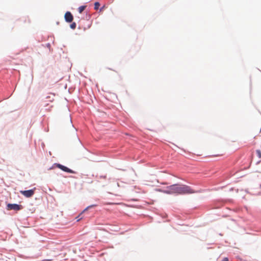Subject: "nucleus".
I'll return each instance as SVG.
<instances>
[{
  "instance_id": "nucleus-1",
  "label": "nucleus",
  "mask_w": 261,
  "mask_h": 261,
  "mask_svg": "<svg viewBox=\"0 0 261 261\" xmlns=\"http://www.w3.org/2000/svg\"><path fill=\"white\" fill-rule=\"evenodd\" d=\"M163 192L168 194H188L195 193L189 186L180 184H174L167 187Z\"/></svg>"
},
{
  "instance_id": "nucleus-2",
  "label": "nucleus",
  "mask_w": 261,
  "mask_h": 261,
  "mask_svg": "<svg viewBox=\"0 0 261 261\" xmlns=\"http://www.w3.org/2000/svg\"><path fill=\"white\" fill-rule=\"evenodd\" d=\"M7 210H14V211H19L22 208V206L21 205H19L17 204H11L9 203L7 204Z\"/></svg>"
},
{
  "instance_id": "nucleus-3",
  "label": "nucleus",
  "mask_w": 261,
  "mask_h": 261,
  "mask_svg": "<svg viewBox=\"0 0 261 261\" xmlns=\"http://www.w3.org/2000/svg\"><path fill=\"white\" fill-rule=\"evenodd\" d=\"M35 189H31L26 191H20V193L27 198L31 197L34 194Z\"/></svg>"
},
{
  "instance_id": "nucleus-4",
  "label": "nucleus",
  "mask_w": 261,
  "mask_h": 261,
  "mask_svg": "<svg viewBox=\"0 0 261 261\" xmlns=\"http://www.w3.org/2000/svg\"><path fill=\"white\" fill-rule=\"evenodd\" d=\"M55 165L58 167V168L61 169L62 170L70 173H75V172L71 169H70L69 168H67V167H65L61 164H55Z\"/></svg>"
},
{
  "instance_id": "nucleus-5",
  "label": "nucleus",
  "mask_w": 261,
  "mask_h": 261,
  "mask_svg": "<svg viewBox=\"0 0 261 261\" xmlns=\"http://www.w3.org/2000/svg\"><path fill=\"white\" fill-rule=\"evenodd\" d=\"M64 18L67 22H71L73 19V15L69 11L65 13Z\"/></svg>"
},
{
  "instance_id": "nucleus-6",
  "label": "nucleus",
  "mask_w": 261,
  "mask_h": 261,
  "mask_svg": "<svg viewBox=\"0 0 261 261\" xmlns=\"http://www.w3.org/2000/svg\"><path fill=\"white\" fill-rule=\"evenodd\" d=\"M86 6H82L80 7L78 9L79 12L80 13H82L83 11L85 9Z\"/></svg>"
},
{
  "instance_id": "nucleus-7",
  "label": "nucleus",
  "mask_w": 261,
  "mask_h": 261,
  "mask_svg": "<svg viewBox=\"0 0 261 261\" xmlns=\"http://www.w3.org/2000/svg\"><path fill=\"white\" fill-rule=\"evenodd\" d=\"M100 6V4L98 2H95L94 4V9L97 10Z\"/></svg>"
},
{
  "instance_id": "nucleus-8",
  "label": "nucleus",
  "mask_w": 261,
  "mask_h": 261,
  "mask_svg": "<svg viewBox=\"0 0 261 261\" xmlns=\"http://www.w3.org/2000/svg\"><path fill=\"white\" fill-rule=\"evenodd\" d=\"M76 25L75 22H73L72 23H71V24H70V28H71V29H72L74 30V29H75V28H76Z\"/></svg>"
},
{
  "instance_id": "nucleus-9",
  "label": "nucleus",
  "mask_w": 261,
  "mask_h": 261,
  "mask_svg": "<svg viewBox=\"0 0 261 261\" xmlns=\"http://www.w3.org/2000/svg\"><path fill=\"white\" fill-rule=\"evenodd\" d=\"M257 156L258 158L261 159V151L259 150H256Z\"/></svg>"
},
{
  "instance_id": "nucleus-10",
  "label": "nucleus",
  "mask_w": 261,
  "mask_h": 261,
  "mask_svg": "<svg viewBox=\"0 0 261 261\" xmlns=\"http://www.w3.org/2000/svg\"><path fill=\"white\" fill-rule=\"evenodd\" d=\"M95 205H90L89 206H88L87 208H86L83 212V213H84V212H85L86 211H87L89 208L90 207H92L93 206H94Z\"/></svg>"
},
{
  "instance_id": "nucleus-11",
  "label": "nucleus",
  "mask_w": 261,
  "mask_h": 261,
  "mask_svg": "<svg viewBox=\"0 0 261 261\" xmlns=\"http://www.w3.org/2000/svg\"><path fill=\"white\" fill-rule=\"evenodd\" d=\"M222 261H228V259L227 257H224Z\"/></svg>"
},
{
  "instance_id": "nucleus-12",
  "label": "nucleus",
  "mask_w": 261,
  "mask_h": 261,
  "mask_svg": "<svg viewBox=\"0 0 261 261\" xmlns=\"http://www.w3.org/2000/svg\"><path fill=\"white\" fill-rule=\"evenodd\" d=\"M102 9H104V7H103L102 8H101L100 9V11H101Z\"/></svg>"
}]
</instances>
